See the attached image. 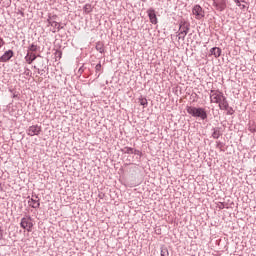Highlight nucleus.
Wrapping results in <instances>:
<instances>
[{
	"instance_id": "6ab92c4d",
	"label": "nucleus",
	"mask_w": 256,
	"mask_h": 256,
	"mask_svg": "<svg viewBox=\"0 0 256 256\" xmlns=\"http://www.w3.org/2000/svg\"><path fill=\"white\" fill-rule=\"evenodd\" d=\"M39 46L35 45V44H31L28 47V53H36V51H38Z\"/></svg>"
},
{
	"instance_id": "f8f14e48",
	"label": "nucleus",
	"mask_w": 256,
	"mask_h": 256,
	"mask_svg": "<svg viewBox=\"0 0 256 256\" xmlns=\"http://www.w3.org/2000/svg\"><path fill=\"white\" fill-rule=\"evenodd\" d=\"M219 109L221 111H225V109H229V101H227V97L223 96V98L218 103Z\"/></svg>"
},
{
	"instance_id": "f03ea898",
	"label": "nucleus",
	"mask_w": 256,
	"mask_h": 256,
	"mask_svg": "<svg viewBox=\"0 0 256 256\" xmlns=\"http://www.w3.org/2000/svg\"><path fill=\"white\" fill-rule=\"evenodd\" d=\"M190 28L191 24L189 22H187L186 20H181L179 22L178 39L185 40V37H187V33H189Z\"/></svg>"
},
{
	"instance_id": "aec40b11",
	"label": "nucleus",
	"mask_w": 256,
	"mask_h": 256,
	"mask_svg": "<svg viewBox=\"0 0 256 256\" xmlns=\"http://www.w3.org/2000/svg\"><path fill=\"white\" fill-rule=\"evenodd\" d=\"M160 255L161 256H169V250L167 249V247H162L161 248Z\"/></svg>"
},
{
	"instance_id": "f3484780",
	"label": "nucleus",
	"mask_w": 256,
	"mask_h": 256,
	"mask_svg": "<svg viewBox=\"0 0 256 256\" xmlns=\"http://www.w3.org/2000/svg\"><path fill=\"white\" fill-rule=\"evenodd\" d=\"M83 11H84V13H86V15H89V13H91V11H93V6H91V4H89V3H87L84 5Z\"/></svg>"
},
{
	"instance_id": "cd10ccee",
	"label": "nucleus",
	"mask_w": 256,
	"mask_h": 256,
	"mask_svg": "<svg viewBox=\"0 0 256 256\" xmlns=\"http://www.w3.org/2000/svg\"><path fill=\"white\" fill-rule=\"evenodd\" d=\"M3 228L0 227V241H3Z\"/></svg>"
},
{
	"instance_id": "393cba45",
	"label": "nucleus",
	"mask_w": 256,
	"mask_h": 256,
	"mask_svg": "<svg viewBox=\"0 0 256 256\" xmlns=\"http://www.w3.org/2000/svg\"><path fill=\"white\" fill-rule=\"evenodd\" d=\"M24 75H26V77H31V70L29 68H25Z\"/></svg>"
},
{
	"instance_id": "c9c22d12",
	"label": "nucleus",
	"mask_w": 256,
	"mask_h": 256,
	"mask_svg": "<svg viewBox=\"0 0 256 256\" xmlns=\"http://www.w3.org/2000/svg\"><path fill=\"white\" fill-rule=\"evenodd\" d=\"M34 69H38L37 66H33Z\"/></svg>"
},
{
	"instance_id": "bb28decb",
	"label": "nucleus",
	"mask_w": 256,
	"mask_h": 256,
	"mask_svg": "<svg viewBox=\"0 0 256 256\" xmlns=\"http://www.w3.org/2000/svg\"><path fill=\"white\" fill-rule=\"evenodd\" d=\"M48 19H50L51 21H55L57 19V15H50Z\"/></svg>"
},
{
	"instance_id": "2f4dec72",
	"label": "nucleus",
	"mask_w": 256,
	"mask_h": 256,
	"mask_svg": "<svg viewBox=\"0 0 256 256\" xmlns=\"http://www.w3.org/2000/svg\"><path fill=\"white\" fill-rule=\"evenodd\" d=\"M224 207H225V205L221 204V205L219 206V209H224Z\"/></svg>"
},
{
	"instance_id": "a211bd4d",
	"label": "nucleus",
	"mask_w": 256,
	"mask_h": 256,
	"mask_svg": "<svg viewBox=\"0 0 256 256\" xmlns=\"http://www.w3.org/2000/svg\"><path fill=\"white\" fill-rule=\"evenodd\" d=\"M121 153L127 154V155H133V148L132 147H124L121 150Z\"/></svg>"
},
{
	"instance_id": "1a4fd4ad",
	"label": "nucleus",
	"mask_w": 256,
	"mask_h": 256,
	"mask_svg": "<svg viewBox=\"0 0 256 256\" xmlns=\"http://www.w3.org/2000/svg\"><path fill=\"white\" fill-rule=\"evenodd\" d=\"M147 15L149 17L150 23H152V25H157L158 20H157V14L155 13V9L153 8L148 9Z\"/></svg>"
},
{
	"instance_id": "5701e85b",
	"label": "nucleus",
	"mask_w": 256,
	"mask_h": 256,
	"mask_svg": "<svg viewBox=\"0 0 256 256\" xmlns=\"http://www.w3.org/2000/svg\"><path fill=\"white\" fill-rule=\"evenodd\" d=\"M132 155H138L139 157H141L143 155V153L135 148H133V153Z\"/></svg>"
},
{
	"instance_id": "6e6552de",
	"label": "nucleus",
	"mask_w": 256,
	"mask_h": 256,
	"mask_svg": "<svg viewBox=\"0 0 256 256\" xmlns=\"http://www.w3.org/2000/svg\"><path fill=\"white\" fill-rule=\"evenodd\" d=\"M213 6L217 11H225L227 8V2H225V0H213Z\"/></svg>"
},
{
	"instance_id": "a878e982",
	"label": "nucleus",
	"mask_w": 256,
	"mask_h": 256,
	"mask_svg": "<svg viewBox=\"0 0 256 256\" xmlns=\"http://www.w3.org/2000/svg\"><path fill=\"white\" fill-rule=\"evenodd\" d=\"M95 71H96V73H100V71H101V62H99V63L95 66Z\"/></svg>"
},
{
	"instance_id": "412c9836",
	"label": "nucleus",
	"mask_w": 256,
	"mask_h": 256,
	"mask_svg": "<svg viewBox=\"0 0 256 256\" xmlns=\"http://www.w3.org/2000/svg\"><path fill=\"white\" fill-rule=\"evenodd\" d=\"M224 111H227V115H233L235 113V110H233V107H230L228 105V108L224 109Z\"/></svg>"
},
{
	"instance_id": "7ed1b4c3",
	"label": "nucleus",
	"mask_w": 256,
	"mask_h": 256,
	"mask_svg": "<svg viewBox=\"0 0 256 256\" xmlns=\"http://www.w3.org/2000/svg\"><path fill=\"white\" fill-rule=\"evenodd\" d=\"M210 103H217L219 104L221 102V99L225 97L223 92L221 90H211L210 91Z\"/></svg>"
},
{
	"instance_id": "f257e3e1",
	"label": "nucleus",
	"mask_w": 256,
	"mask_h": 256,
	"mask_svg": "<svg viewBox=\"0 0 256 256\" xmlns=\"http://www.w3.org/2000/svg\"><path fill=\"white\" fill-rule=\"evenodd\" d=\"M186 111L188 115H191V117H195L196 119H201L202 121H205L207 119V110L203 107H193V106H187Z\"/></svg>"
},
{
	"instance_id": "4be33fe9",
	"label": "nucleus",
	"mask_w": 256,
	"mask_h": 256,
	"mask_svg": "<svg viewBox=\"0 0 256 256\" xmlns=\"http://www.w3.org/2000/svg\"><path fill=\"white\" fill-rule=\"evenodd\" d=\"M139 103H140V105H143L144 107H147V105H148L146 98H140Z\"/></svg>"
},
{
	"instance_id": "72a5a7b5",
	"label": "nucleus",
	"mask_w": 256,
	"mask_h": 256,
	"mask_svg": "<svg viewBox=\"0 0 256 256\" xmlns=\"http://www.w3.org/2000/svg\"><path fill=\"white\" fill-rule=\"evenodd\" d=\"M12 97L13 99H15L17 97V94L14 93Z\"/></svg>"
},
{
	"instance_id": "39448f33",
	"label": "nucleus",
	"mask_w": 256,
	"mask_h": 256,
	"mask_svg": "<svg viewBox=\"0 0 256 256\" xmlns=\"http://www.w3.org/2000/svg\"><path fill=\"white\" fill-rule=\"evenodd\" d=\"M28 205L30 207H32V209H39V207H41V203L39 202V196H37V194H32L31 197L28 196Z\"/></svg>"
},
{
	"instance_id": "ddd939ff",
	"label": "nucleus",
	"mask_w": 256,
	"mask_h": 256,
	"mask_svg": "<svg viewBox=\"0 0 256 256\" xmlns=\"http://www.w3.org/2000/svg\"><path fill=\"white\" fill-rule=\"evenodd\" d=\"M35 59H37V55H35V53L33 52H28L27 55L25 56V61L27 62L28 65H31V63H33Z\"/></svg>"
},
{
	"instance_id": "4468645a",
	"label": "nucleus",
	"mask_w": 256,
	"mask_h": 256,
	"mask_svg": "<svg viewBox=\"0 0 256 256\" xmlns=\"http://www.w3.org/2000/svg\"><path fill=\"white\" fill-rule=\"evenodd\" d=\"M212 137L213 139H219L223 134L221 133V127H215L212 129Z\"/></svg>"
},
{
	"instance_id": "f704fd0d",
	"label": "nucleus",
	"mask_w": 256,
	"mask_h": 256,
	"mask_svg": "<svg viewBox=\"0 0 256 256\" xmlns=\"http://www.w3.org/2000/svg\"><path fill=\"white\" fill-rule=\"evenodd\" d=\"M241 3H247V1H245V0H241Z\"/></svg>"
},
{
	"instance_id": "0eeeda50",
	"label": "nucleus",
	"mask_w": 256,
	"mask_h": 256,
	"mask_svg": "<svg viewBox=\"0 0 256 256\" xmlns=\"http://www.w3.org/2000/svg\"><path fill=\"white\" fill-rule=\"evenodd\" d=\"M41 131H42L41 126L32 125L26 130V133L27 135H29V137H35V135H40Z\"/></svg>"
},
{
	"instance_id": "c756f323",
	"label": "nucleus",
	"mask_w": 256,
	"mask_h": 256,
	"mask_svg": "<svg viewBox=\"0 0 256 256\" xmlns=\"http://www.w3.org/2000/svg\"><path fill=\"white\" fill-rule=\"evenodd\" d=\"M235 3L238 7H241V0H235Z\"/></svg>"
},
{
	"instance_id": "9b49d317",
	"label": "nucleus",
	"mask_w": 256,
	"mask_h": 256,
	"mask_svg": "<svg viewBox=\"0 0 256 256\" xmlns=\"http://www.w3.org/2000/svg\"><path fill=\"white\" fill-rule=\"evenodd\" d=\"M47 23H49L51 25V27H54V29L52 30L53 33H57V31H61V29H63V26H61V24H59V22H57L55 20H51V18L47 19Z\"/></svg>"
},
{
	"instance_id": "c85d7f7f",
	"label": "nucleus",
	"mask_w": 256,
	"mask_h": 256,
	"mask_svg": "<svg viewBox=\"0 0 256 256\" xmlns=\"http://www.w3.org/2000/svg\"><path fill=\"white\" fill-rule=\"evenodd\" d=\"M3 45H5V40H3V38L0 37V49L1 47H3Z\"/></svg>"
},
{
	"instance_id": "b1692460",
	"label": "nucleus",
	"mask_w": 256,
	"mask_h": 256,
	"mask_svg": "<svg viewBox=\"0 0 256 256\" xmlns=\"http://www.w3.org/2000/svg\"><path fill=\"white\" fill-rule=\"evenodd\" d=\"M216 147L217 149H220V151H223V142L221 141L216 142Z\"/></svg>"
},
{
	"instance_id": "423d86ee",
	"label": "nucleus",
	"mask_w": 256,
	"mask_h": 256,
	"mask_svg": "<svg viewBox=\"0 0 256 256\" xmlns=\"http://www.w3.org/2000/svg\"><path fill=\"white\" fill-rule=\"evenodd\" d=\"M193 15H195V19H198L199 21L205 17V11H203V8L200 5H195L192 9Z\"/></svg>"
},
{
	"instance_id": "2eb2a0df",
	"label": "nucleus",
	"mask_w": 256,
	"mask_h": 256,
	"mask_svg": "<svg viewBox=\"0 0 256 256\" xmlns=\"http://www.w3.org/2000/svg\"><path fill=\"white\" fill-rule=\"evenodd\" d=\"M221 48L219 47H213L210 49L211 55H214V57L217 59L218 57H221Z\"/></svg>"
},
{
	"instance_id": "dca6fc26",
	"label": "nucleus",
	"mask_w": 256,
	"mask_h": 256,
	"mask_svg": "<svg viewBox=\"0 0 256 256\" xmlns=\"http://www.w3.org/2000/svg\"><path fill=\"white\" fill-rule=\"evenodd\" d=\"M96 50H98L99 53H105V45L103 44V42L96 43Z\"/></svg>"
},
{
	"instance_id": "473e14b6",
	"label": "nucleus",
	"mask_w": 256,
	"mask_h": 256,
	"mask_svg": "<svg viewBox=\"0 0 256 256\" xmlns=\"http://www.w3.org/2000/svg\"><path fill=\"white\" fill-rule=\"evenodd\" d=\"M241 7H242V9H245L246 6H245V4H241Z\"/></svg>"
},
{
	"instance_id": "e433bc0d",
	"label": "nucleus",
	"mask_w": 256,
	"mask_h": 256,
	"mask_svg": "<svg viewBox=\"0 0 256 256\" xmlns=\"http://www.w3.org/2000/svg\"><path fill=\"white\" fill-rule=\"evenodd\" d=\"M43 71H45V70H40L41 73H43Z\"/></svg>"
},
{
	"instance_id": "9d476101",
	"label": "nucleus",
	"mask_w": 256,
	"mask_h": 256,
	"mask_svg": "<svg viewBox=\"0 0 256 256\" xmlns=\"http://www.w3.org/2000/svg\"><path fill=\"white\" fill-rule=\"evenodd\" d=\"M14 55H15V53L13 52V50H8V51H6V52L0 57V63H7V61H9Z\"/></svg>"
},
{
	"instance_id": "20e7f679",
	"label": "nucleus",
	"mask_w": 256,
	"mask_h": 256,
	"mask_svg": "<svg viewBox=\"0 0 256 256\" xmlns=\"http://www.w3.org/2000/svg\"><path fill=\"white\" fill-rule=\"evenodd\" d=\"M20 227L31 233L33 229V222L31 221V216L23 217L20 222Z\"/></svg>"
},
{
	"instance_id": "7c9ffc66",
	"label": "nucleus",
	"mask_w": 256,
	"mask_h": 256,
	"mask_svg": "<svg viewBox=\"0 0 256 256\" xmlns=\"http://www.w3.org/2000/svg\"><path fill=\"white\" fill-rule=\"evenodd\" d=\"M37 73H38V75H43V73L41 72V70L39 68L37 69Z\"/></svg>"
}]
</instances>
